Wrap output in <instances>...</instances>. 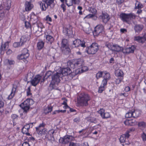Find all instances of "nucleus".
Returning <instances> with one entry per match:
<instances>
[{
	"label": "nucleus",
	"instance_id": "49530a36",
	"mask_svg": "<svg viewBox=\"0 0 146 146\" xmlns=\"http://www.w3.org/2000/svg\"><path fill=\"white\" fill-rule=\"evenodd\" d=\"M104 74V71H99L96 74V77L97 79L102 77L103 74Z\"/></svg>",
	"mask_w": 146,
	"mask_h": 146
},
{
	"label": "nucleus",
	"instance_id": "69168bd1",
	"mask_svg": "<svg viewBox=\"0 0 146 146\" xmlns=\"http://www.w3.org/2000/svg\"><path fill=\"white\" fill-rule=\"evenodd\" d=\"M125 0H116V2L118 5H121L123 3Z\"/></svg>",
	"mask_w": 146,
	"mask_h": 146
},
{
	"label": "nucleus",
	"instance_id": "6e6d98bb",
	"mask_svg": "<svg viewBox=\"0 0 146 146\" xmlns=\"http://www.w3.org/2000/svg\"><path fill=\"white\" fill-rule=\"evenodd\" d=\"M108 81V80H107L103 79L102 81L101 85L106 87L107 85Z\"/></svg>",
	"mask_w": 146,
	"mask_h": 146
},
{
	"label": "nucleus",
	"instance_id": "393cba45",
	"mask_svg": "<svg viewBox=\"0 0 146 146\" xmlns=\"http://www.w3.org/2000/svg\"><path fill=\"white\" fill-rule=\"evenodd\" d=\"M135 120L134 119H126L124 122V123L126 125L133 126L135 125Z\"/></svg>",
	"mask_w": 146,
	"mask_h": 146
},
{
	"label": "nucleus",
	"instance_id": "ddd939ff",
	"mask_svg": "<svg viewBox=\"0 0 146 146\" xmlns=\"http://www.w3.org/2000/svg\"><path fill=\"white\" fill-rule=\"evenodd\" d=\"M41 78L42 77L40 75L37 74L36 75L31 81V85L34 86H36L39 83Z\"/></svg>",
	"mask_w": 146,
	"mask_h": 146
},
{
	"label": "nucleus",
	"instance_id": "052dcab7",
	"mask_svg": "<svg viewBox=\"0 0 146 146\" xmlns=\"http://www.w3.org/2000/svg\"><path fill=\"white\" fill-rule=\"evenodd\" d=\"M18 117V116L15 114H12L11 115V118L13 120L17 119Z\"/></svg>",
	"mask_w": 146,
	"mask_h": 146
},
{
	"label": "nucleus",
	"instance_id": "ea45409f",
	"mask_svg": "<svg viewBox=\"0 0 146 146\" xmlns=\"http://www.w3.org/2000/svg\"><path fill=\"white\" fill-rule=\"evenodd\" d=\"M44 19L47 23L49 24L50 25H51L50 23L52 22V20L49 15H48L46 16Z\"/></svg>",
	"mask_w": 146,
	"mask_h": 146
},
{
	"label": "nucleus",
	"instance_id": "680f3d73",
	"mask_svg": "<svg viewBox=\"0 0 146 146\" xmlns=\"http://www.w3.org/2000/svg\"><path fill=\"white\" fill-rule=\"evenodd\" d=\"M73 3L74 4L79 5L80 1V0H72Z\"/></svg>",
	"mask_w": 146,
	"mask_h": 146
},
{
	"label": "nucleus",
	"instance_id": "f03ea898",
	"mask_svg": "<svg viewBox=\"0 0 146 146\" xmlns=\"http://www.w3.org/2000/svg\"><path fill=\"white\" fill-rule=\"evenodd\" d=\"M84 65V62L83 59L82 58H79L78 59L76 62L74 64H72L70 65V67L71 68L74 69L75 68H77L78 69L75 70L74 73V72H72L71 75L74 76L77 75L78 74L81 73L80 72V68L81 66Z\"/></svg>",
	"mask_w": 146,
	"mask_h": 146
},
{
	"label": "nucleus",
	"instance_id": "c85d7f7f",
	"mask_svg": "<svg viewBox=\"0 0 146 146\" xmlns=\"http://www.w3.org/2000/svg\"><path fill=\"white\" fill-rule=\"evenodd\" d=\"M44 42L42 40H39L37 44V48L39 50L42 49L44 47Z\"/></svg>",
	"mask_w": 146,
	"mask_h": 146
},
{
	"label": "nucleus",
	"instance_id": "c756f323",
	"mask_svg": "<svg viewBox=\"0 0 146 146\" xmlns=\"http://www.w3.org/2000/svg\"><path fill=\"white\" fill-rule=\"evenodd\" d=\"M143 28V25H137L134 27V30L136 33H139L141 31Z\"/></svg>",
	"mask_w": 146,
	"mask_h": 146
},
{
	"label": "nucleus",
	"instance_id": "b1692460",
	"mask_svg": "<svg viewBox=\"0 0 146 146\" xmlns=\"http://www.w3.org/2000/svg\"><path fill=\"white\" fill-rule=\"evenodd\" d=\"M30 39V38L28 35H25L22 36L20 41L21 43V45H23L27 40H29Z\"/></svg>",
	"mask_w": 146,
	"mask_h": 146
},
{
	"label": "nucleus",
	"instance_id": "4c0bfd02",
	"mask_svg": "<svg viewBox=\"0 0 146 146\" xmlns=\"http://www.w3.org/2000/svg\"><path fill=\"white\" fill-rule=\"evenodd\" d=\"M11 1L8 0L7 1V3L5 4V9L9 10L10 9L11 5Z\"/></svg>",
	"mask_w": 146,
	"mask_h": 146
},
{
	"label": "nucleus",
	"instance_id": "0eeeda50",
	"mask_svg": "<svg viewBox=\"0 0 146 146\" xmlns=\"http://www.w3.org/2000/svg\"><path fill=\"white\" fill-rule=\"evenodd\" d=\"M34 103L33 100L31 99L28 98L24 101L20 105V107L24 110L27 112L30 108V106Z\"/></svg>",
	"mask_w": 146,
	"mask_h": 146
},
{
	"label": "nucleus",
	"instance_id": "72a5a7b5",
	"mask_svg": "<svg viewBox=\"0 0 146 146\" xmlns=\"http://www.w3.org/2000/svg\"><path fill=\"white\" fill-rule=\"evenodd\" d=\"M37 132L39 135H42L45 133V128H36Z\"/></svg>",
	"mask_w": 146,
	"mask_h": 146
},
{
	"label": "nucleus",
	"instance_id": "c03bdc74",
	"mask_svg": "<svg viewBox=\"0 0 146 146\" xmlns=\"http://www.w3.org/2000/svg\"><path fill=\"white\" fill-rule=\"evenodd\" d=\"M137 125L139 127L142 128H145L146 126L145 123L143 121L138 122Z\"/></svg>",
	"mask_w": 146,
	"mask_h": 146
},
{
	"label": "nucleus",
	"instance_id": "58836bf2",
	"mask_svg": "<svg viewBox=\"0 0 146 146\" xmlns=\"http://www.w3.org/2000/svg\"><path fill=\"white\" fill-rule=\"evenodd\" d=\"M5 61L6 62V64L7 65H13L15 64V61L13 60L7 59Z\"/></svg>",
	"mask_w": 146,
	"mask_h": 146
},
{
	"label": "nucleus",
	"instance_id": "7ed1b4c3",
	"mask_svg": "<svg viewBox=\"0 0 146 146\" xmlns=\"http://www.w3.org/2000/svg\"><path fill=\"white\" fill-rule=\"evenodd\" d=\"M98 44L96 43H92L90 46L86 47L85 52L89 55H94L96 54L99 48Z\"/></svg>",
	"mask_w": 146,
	"mask_h": 146
},
{
	"label": "nucleus",
	"instance_id": "a878e982",
	"mask_svg": "<svg viewBox=\"0 0 146 146\" xmlns=\"http://www.w3.org/2000/svg\"><path fill=\"white\" fill-rule=\"evenodd\" d=\"M115 75L118 77L124 78V74L122 70L119 69L116 70L115 72Z\"/></svg>",
	"mask_w": 146,
	"mask_h": 146
},
{
	"label": "nucleus",
	"instance_id": "39448f33",
	"mask_svg": "<svg viewBox=\"0 0 146 146\" xmlns=\"http://www.w3.org/2000/svg\"><path fill=\"white\" fill-rule=\"evenodd\" d=\"M54 0H42V1H39L38 4L42 11H45L49 6L54 3Z\"/></svg>",
	"mask_w": 146,
	"mask_h": 146
},
{
	"label": "nucleus",
	"instance_id": "4468645a",
	"mask_svg": "<svg viewBox=\"0 0 146 146\" xmlns=\"http://www.w3.org/2000/svg\"><path fill=\"white\" fill-rule=\"evenodd\" d=\"M136 47L135 46L131 45V47L123 48V53L125 54L133 53Z\"/></svg>",
	"mask_w": 146,
	"mask_h": 146
},
{
	"label": "nucleus",
	"instance_id": "bf43d9fd",
	"mask_svg": "<svg viewBox=\"0 0 146 146\" xmlns=\"http://www.w3.org/2000/svg\"><path fill=\"white\" fill-rule=\"evenodd\" d=\"M52 72L51 71H48L45 74V76H47L46 78L49 77L51 75Z\"/></svg>",
	"mask_w": 146,
	"mask_h": 146
},
{
	"label": "nucleus",
	"instance_id": "f8f14e48",
	"mask_svg": "<svg viewBox=\"0 0 146 146\" xmlns=\"http://www.w3.org/2000/svg\"><path fill=\"white\" fill-rule=\"evenodd\" d=\"M74 137L71 136L66 135L63 138H60L59 139V142L62 143L66 144L74 140Z\"/></svg>",
	"mask_w": 146,
	"mask_h": 146
},
{
	"label": "nucleus",
	"instance_id": "aec40b11",
	"mask_svg": "<svg viewBox=\"0 0 146 146\" xmlns=\"http://www.w3.org/2000/svg\"><path fill=\"white\" fill-rule=\"evenodd\" d=\"M17 89V86L14 84H13L11 93L7 98L8 100H12L14 97L15 95Z\"/></svg>",
	"mask_w": 146,
	"mask_h": 146
},
{
	"label": "nucleus",
	"instance_id": "5701e85b",
	"mask_svg": "<svg viewBox=\"0 0 146 146\" xmlns=\"http://www.w3.org/2000/svg\"><path fill=\"white\" fill-rule=\"evenodd\" d=\"M71 72L72 71L69 68H66L62 69L61 74L63 76H66L70 74Z\"/></svg>",
	"mask_w": 146,
	"mask_h": 146
},
{
	"label": "nucleus",
	"instance_id": "473e14b6",
	"mask_svg": "<svg viewBox=\"0 0 146 146\" xmlns=\"http://www.w3.org/2000/svg\"><path fill=\"white\" fill-rule=\"evenodd\" d=\"M80 40L79 39H77L73 41V47H76L80 46Z\"/></svg>",
	"mask_w": 146,
	"mask_h": 146
},
{
	"label": "nucleus",
	"instance_id": "412c9836",
	"mask_svg": "<svg viewBox=\"0 0 146 146\" xmlns=\"http://www.w3.org/2000/svg\"><path fill=\"white\" fill-rule=\"evenodd\" d=\"M100 17L102 20V22L105 23H106L110 19L109 16L107 13H102L100 16Z\"/></svg>",
	"mask_w": 146,
	"mask_h": 146
},
{
	"label": "nucleus",
	"instance_id": "4d7b16f0",
	"mask_svg": "<svg viewBox=\"0 0 146 146\" xmlns=\"http://www.w3.org/2000/svg\"><path fill=\"white\" fill-rule=\"evenodd\" d=\"M86 42L84 40H80V46L83 47H86L85 45Z\"/></svg>",
	"mask_w": 146,
	"mask_h": 146
},
{
	"label": "nucleus",
	"instance_id": "f257e3e1",
	"mask_svg": "<svg viewBox=\"0 0 146 146\" xmlns=\"http://www.w3.org/2000/svg\"><path fill=\"white\" fill-rule=\"evenodd\" d=\"M90 100L91 97L88 94L81 93L77 97V103L79 106H87L88 105V101Z\"/></svg>",
	"mask_w": 146,
	"mask_h": 146
},
{
	"label": "nucleus",
	"instance_id": "338daca9",
	"mask_svg": "<svg viewBox=\"0 0 146 146\" xmlns=\"http://www.w3.org/2000/svg\"><path fill=\"white\" fill-rule=\"evenodd\" d=\"M27 96H28L31 95V90L30 87H29L28 89V90L27 91Z\"/></svg>",
	"mask_w": 146,
	"mask_h": 146
},
{
	"label": "nucleus",
	"instance_id": "e2e57ef3",
	"mask_svg": "<svg viewBox=\"0 0 146 146\" xmlns=\"http://www.w3.org/2000/svg\"><path fill=\"white\" fill-rule=\"evenodd\" d=\"M142 137L143 141H146V134L143 132L142 135Z\"/></svg>",
	"mask_w": 146,
	"mask_h": 146
},
{
	"label": "nucleus",
	"instance_id": "13d9d810",
	"mask_svg": "<svg viewBox=\"0 0 146 146\" xmlns=\"http://www.w3.org/2000/svg\"><path fill=\"white\" fill-rule=\"evenodd\" d=\"M94 15L93 14H89L88 15H86V16L84 18V19H89L90 18H92L94 17Z\"/></svg>",
	"mask_w": 146,
	"mask_h": 146
},
{
	"label": "nucleus",
	"instance_id": "79ce46f5",
	"mask_svg": "<svg viewBox=\"0 0 146 146\" xmlns=\"http://www.w3.org/2000/svg\"><path fill=\"white\" fill-rule=\"evenodd\" d=\"M124 78L118 77L115 81V83L116 85H118L123 81Z\"/></svg>",
	"mask_w": 146,
	"mask_h": 146
},
{
	"label": "nucleus",
	"instance_id": "09e8293b",
	"mask_svg": "<svg viewBox=\"0 0 146 146\" xmlns=\"http://www.w3.org/2000/svg\"><path fill=\"white\" fill-rule=\"evenodd\" d=\"M65 3L68 7L71 6L73 5L72 0H65Z\"/></svg>",
	"mask_w": 146,
	"mask_h": 146
},
{
	"label": "nucleus",
	"instance_id": "e433bc0d",
	"mask_svg": "<svg viewBox=\"0 0 146 146\" xmlns=\"http://www.w3.org/2000/svg\"><path fill=\"white\" fill-rule=\"evenodd\" d=\"M136 2L135 9H141L143 7V6L142 4L140 2H138L137 1H136Z\"/></svg>",
	"mask_w": 146,
	"mask_h": 146
},
{
	"label": "nucleus",
	"instance_id": "3c124183",
	"mask_svg": "<svg viewBox=\"0 0 146 146\" xmlns=\"http://www.w3.org/2000/svg\"><path fill=\"white\" fill-rule=\"evenodd\" d=\"M81 72H83L88 70V67L86 66H84V65L81 66L80 68ZM81 73V72H80Z\"/></svg>",
	"mask_w": 146,
	"mask_h": 146
},
{
	"label": "nucleus",
	"instance_id": "5fc2aeb1",
	"mask_svg": "<svg viewBox=\"0 0 146 146\" xmlns=\"http://www.w3.org/2000/svg\"><path fill=\"white\" fill-rule=\"evenodd\" d=\"M13 46L14 47L17 48L20 47L22 45H21V43L20 41L18 42H15L13 44Z\"/></svg>",
	"mask_w": 146,
	"mask_h": 146
},
{
	"label": "nucleus",
	"instance_id": "f3484780",
	"mask_svg": "<svg viewBox=\"0 0 146 146\" xmlns=\"http://www.w3.org/2000/svg\"><path fill=\"white\" fill-rule=\"evenodd\" d=\"M54 132V130L52 129L49 130L47 134L45 136V138L46 139L51 141H54V138L53 134Z\"/></svg>",
	"mask_w": 146,
	"mask_h": 146
},
{
	"label": "nucleus",
	"instance_id": "cd10ccee",
	"mask_svg": "<svg viewBox=\"0 0 146 146\" xmlns=\"http://www.w3.org/2000/svg\"><path fill=\"white\" fill-rule=\"evenodd\" d=\"M46 42L50 44L53 42L54 40V38L53 37L49 35H46L45 36Z\"/></svg>",
	"mask_w": 146,
	"mask_h": 146
},
{
	"label": "nucleus",
	"instance_id": "a211bd4d",
	"mask_svg": "<svg viewBox=\"0 0 146 146\" xmlns=\"http://www.w3.org/2000/svg\"><path fill=\"white\" fill-rule=\"evenodd\" d=\"M9 46L8 42L2 43L0 46V54H3L5 52L8 48Z\"/></svg>",
	"mask_w": 146,
	"mask_h": 146
},
{
	"label": "nucleus",
	"instance_id": "2f4dec72",
	"mask_svg": "<svg viewBox=\"0 0 146 146\" xmlns=\"http://www.w3.org/2000/svg\"><path fill=\"white\" fill-rule=\"evenodd\" d=\"M104 74L103 76L104 79H106V80H108L110 79V75L109 73L106 71H104Z\"/></svg>",
	"mask_w": 146,
	"mask_h": 146
},
{
	"label": "nucleus",
	"instance_id": "37998d69",
	"mask_svg": "<svg viewBox=\"0 0 146 146\" xmlns=\"http://www.w3.org/2000/svg\"><path fill=\"white\" fill-rule=\"evenodd\" d=\"M106 46L110 50L112 51L114 46V45H113V43L107 42L106 43Z\"/></svg>",
	"mask_w": 146,
	"mask_h": 146
},
{
	"label": "nucleus",
	"instance_id": "7c9ffc66",
	"mask_svg": "<svg viewBox=\"0 0 146 146\" xmlns=\"http://www.w3.org/2000/svg\"><path fill=\"white\" fill-rule=\"evenodd\" d=\"M25 9L26 11H29L33 7L30 2L26 1L25 5Z\"/></svg>",
	"mask_w": 146,
	"mask_h": 146
},
{
	"label": "nucleus",
	"instance_id": "de8ad7c7",
	"mask_svg": "<svg viewBox=\"0 0 146 146\" xmlns=\"http://www.w3.org/2000/svg\"><path fill=\"white\" fill-rule=\"evenodd\" d=\"M29 128H22V132L24 134H25L27 135H30V134L28 133Z\"/></svg>",
	"mask_w": 146,
	"mask_h": 146
},
{
	"label": "nucleus",
	"instance_id": "423d86ee",
	"mask_svg": "<svg viewBox=\"0 0 146 146\" xmlns=\"http://www.w3.org/2000/svg\"><path fill=\"white\" fill-rule=\"evenodd\" d=\"M119 17L123 21L127 22L129 20L135 19L136 17V16L132 13L128 14L122 13L120 14Z\"/></svg>",
	"mask_w": 146,
	"mask_h": 146
},
{
	"label": "nucleus",
	"instance_id": "864d4df0",
	"mask_svg": "<svg viewBox=\"0 0 146 146\" xmlns=\"http://www.w3.org/2000/svg\"><path fill=\"white\" fill-rule=\"evenodd\" d=\"M25 27L27 29H31V25L29 22L25 21Z\"/></svg>",
	"mask_w": 146,
	"mask_h": 146
},
{
	"label": "nucleus",
	"instance_id": "4be33fe9",
	"mask_svg": "<svg viewBox=\"0 0 146 146\" xmlns=\"http://www.w3.org/2000/svg\"><path fill=\"white\" fill-rule=\"evenodd\" d=\"M129 132L130 131H127L124 134L121 135L119 138L121 142L124 143L125 142L126 139L128 138L130 136L129 134Z\"/></svg>",
	"mask_w": 146,
	"mask_h": 146
},
{
	"label": "nucleus",
	"instance_id": "a19ab883",
	"mask_svg": "<svg viewBox=\"0 0 146 146\" xmlns=\"http://www.w3.org/2000/svg\"><path fill=\"white\" fill-rule=\"evenodd\" d=\"M3 8L2 6H0V21L3 19L5 16Z\"/></svg>",
	"mask_w": 146,
	"mask_h": 146
},
{
	"label": "nucleus",
	"instance_id": "0e129e2a",
	"mask_svg": "<svg viewBox=\"0 0 146 146\" xmlns=\"http://www.w3.org/2000/svg\"><path fill=\"white\" fill-rule=\"evenodd\" d=\"M61 7L63 11L64 12L66 10V6L64 3H62L61 5Z\"/></svg>",
	"mask_w": 146,
	"mask_h": 146
},
{
	"label": "nucleus",
	"instance_id": "a18cd8bd",
	"mask_svg": "<svg viewBox=\"0 0 146 146\" xmlns=\"http://www.w3.org/2000/svg\"><path fill=\"white\" fill-rule=\"evenodd\" d=\"M89 11L91 13H93V14L94 15H95L97 13V10L96 9L92 7H90L89 8Z\"/></svg>",
	"mask_w": 146,
	"mask_h": 146
},
{
	"label": "nucleus",
	"instance_id": "c9c22d12",
	"mask_svg": "<svg viewBox=\"0 0 146 146\" xmlns=\"http://www.w3.org/2000/svg\"><path fill=\"white\" fill-rule=\"evenodd\" d=\"M52 107L51 106H48L47 108L44 110V111L45 114H47L51 112L52 110Z\"/></svg>",
	"mask_w": 146,
	"mask_h": 146
},
{
	"label": "nucleus",
	"instance_id": "bb28decb",
	"mask_svg": "<svg viewBox=\"0 0 146 146\" xmlns=\"http://www.w3.org/2000/svg\"><path fill=\"white\" fill-rule=\"evenodd\" d=\"M113 47L112 51L116 52H123V48L122 47L120 46L117 44H114Z\"/></svg>",
	"mask_w": 146,
	"mask_h": 146
},
{
	"label": "nucleus",
	"instance_id": "9d476101",
	"mask_svg": "<svg viewBox=\"0 0 146 146\" xmlns=\"http://www.w3.org/2000/svg\"><path fill=\"white\" fill-rule=\"evenodd\" d=\"M104 30V27L102 25H98L95 27L93 34L94 36H98L100 33H102Z\"/></svg>",
	"mask_w": 146,
	"mask_h": 146
},
{
	"label": "nucleus",
	"instance_id": "9b49d317",
	"mask_svg": "<svg viewBox=\"0 0 146 146\" xmlns=\"http://www.w3.org/2000/svg\"><path fill=\"white\" fill-rule=\"evenodd\" d=\"M139 112L134 110H130L125 115V117L127 118H130L131 117L137 118L139 116Z\"/></svg>",
	"mask_w": 146,
	"mask_h": 146
},
{
	"label": "nucleus",
	"instance_id": "603ef678",
	"mask_svg": "<svg viewBox=\"0 0 146 146\" xmlns=\"http://www.w3.org/2000/svg\"><path fill=\"white\" fill-rule=\"evenodd\" d=\"M35 123H29L26 124L23 128H32L33 127V124Z\"/></svg>",
	"mask_w": 146,
	"mask_h": 146
},
{
	"label": "nucleus",
	"instance_id": "20e7f679",
	"mask_svg": "<svg viewBox=\"0 0 146 146\" xmlns=\"http://www.w3.org/2000/svg\"><path fill=\"white\" fill-rule=\"evenodd\" d=\"M61 75V73L57 72L52 76V80L50 84V87L53 89H56V85H58L60 81V77Z\"/></svg>",
	"mask_w": 146,
	"mask_h": 146
},
{
	"label": "nucleus",
	"instance_id": "2eb2a0df",
	"mask_svg": "<svg viewBox=\"0 0 146 146\" xmlns=\"http://www.w3.org/2000/svg\"><path fill=\"white\" fill-rule=\"evenodd\" d=\"M98 112L103 119L108 118L110 117V113L108 112H105V110L103 108L100 109L98 111Z\"/></svg>",
	"mask_w": 146,
	"mask_h": 146
},
{
	"label": "nucleus",
	"instance_id": "6ab92c4d",
	"mask_svg": "<svg viewBox=\"0 0 146 146\" xmlns=\"http://www.w3.org/2000/svg\"><path fill=\"white\" fill-rule=\"evenodd\" d=\"M134 40L139 43L142 44L144 43L146 40V34H145L142 37L139 36H135Z\"/></svg>",
	"mask_w": 146,
	"mask_h": 146
},
{
	"label": "nucleus",
	"instance_id": "6e6552de",
	"mask_svg": "<svg viewBox=\"0 0 146 146\" xmlns=\"http://www.w3.org/2000/svg\"><path fill=\"white\" fill-rule=\"evenodd\" d=\"M28 51L27 49L25 48L23 49L22 50L21 54L18 56L17 57L18 59L19 60H23L25 62L27 63L28 61L26 60V59L29 56Z\"/></svg>",
	"mask_w": 146,
	"mask_h": 146
},
{
	"label": "nucleus",
	"instance_id": "f704fd0d",
	"mask_svg": "<svg viewBox=\"0 0 146 146\" xmlns=\"http://www.w3.org/2000/svg\"><path fill=\"white\" fill-rule=\"evenodd\" d=\"M30 19L31 21H34L35 22L34 23H35L37 21V16L34 13H32L31 14Z\"/></svg>",
	"mask_w": 146,
	"mask_h": 146
},
{
	"label": "nucleus",
	"instance_id": "1a4fd4ad",
	"mask_svg": "<svg viewBox=\"0 0 146 146\" xmlns=\"http://www.w3.org/2000/svg\"><path fill=\"white\" fill-rule=\"evenodd\" d=\"M61 49L62 52L66 54H68L71 52V50L69 47L68 40L64 39L62 40Z\"/></svg>",
	"mask_w": 146,
	"mask_h": 146
},
{
	"label": "nucleus",
	"instance_id": "8fccbe9b",
	"mask_svg": "<svg viewBox=\"0 0 146 146\" xmlns=\"http://www.w3.org/2000/svg\"><path fill=\"white\" fill-rule=\"evenodd\" d=\"M106 87L100 85L99 87L98 92L99 93H101L105 90Z\"/></svg>",
	"mask_w": 146,
	"mask_h": 146
},
{
	"label": "nucleus",
	"instance_id": "dca6fc26",
	"mask_svg": "<svg viewBox=\"0 0 146 146\" xmlns=\"http://www.w3.org/2000/svg\"><path fill=\"white\" fill-rule=\"evenodd\" d=\"M63 32L66 36L70 35L72 33L71 26L70 25L65 26L63 27Z\"/></svg>",
	"mask_w": 146,
	"mask_h": 146
},
{
	"label": "nucleus",
	"instance_id": "774afa93",
	"mask_svg": "<svg viewBox=\"0 0 146 146\" xmlns=\"http://www.w3.org/2000/svg\"><path fill=\"white\" fill-rule=\"evenodd\" d=\"M22 146H30L28 142L26 141L24 142L22 144Z\"/></svg>",
	"mask_w": 146,
	"mask_h": 146
}]
</instances>
